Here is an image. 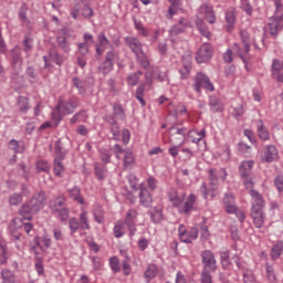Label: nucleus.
Masks as SVG:
<instances>
[{"mask_svg":"<svg viewBox=\"0 0 283 283\" xmlns=\"http://www.w3.org/2000/svg\"><path fill=\"white\" fill-rule=\"evenodd\" d=\"M50 59L53 63H56L57 65L63 64V56H60V54L56 51L50 52Z\"/></svg>","mask_w":283,"mask_h":283,"instance_id":"obj_50","label":"nucleus"},{"mask_svg":"<svg viewBox=\"0 0 283 283\" xmlns=\"http://www.w3.org/2000/svg\"><path fill=\"white\" fill-rule=\"evenodd\" d=\"M201 283H212V276L207 270L201 273Z\"/></svg>","mask_w":283,"mask_h":283,"instance_id":"obj_64","label":"nucleus"},{"mask_svg":"<svg viewBox=\"0 0 283 283\" xmlns=\"http://www.w3.org/2000/svg\"><path fill=\"white\" fill-rule=\"evenodd\" d=\"M18 106L20 112H23L24 114H27V112L30 109L29 97L20 96L18 99Z\"/></svg>","mask_w":283,"mask_h":283,"instance_id":"obj_38","label":"nucleus"},{"mask_svg":"<svg viewBox=\"0 0 283 283\" xmlns=\"http://www.w3.org/2000/svg\"><path fill=\"white\" fill-rule=\"evenodd\" d=\"M128 182L134 191H138V189H140L139 198H140L142 205H144L145 207H148L153 203V196L147 190L144 184H140L139 186L138 179L134 175L129 176Z\"/></svg>","mask_w":283,"mask_h":283,"instance_id":"obj_8","label":"nucleus"},{"mask_svg":"<svg viewBox=\"0 0 283 283\" xmlns=\"http://www.w3.org/2000/svg\"><path fill=\"white\" fill-rule=\"evenodd\" d=\"M188 28H191V23L182 18L178 24L170 28V36H177V34L184 33Z\"/></svg>","mask_w":283,"mask_h":283,"instance_id":"obj_19","label":"nucleus"},{"mask_svg":"<svg viewBox=\"0 0 283 283\" xmlns=\"http://www.w3.org/2000/svg\"><path fill=\"white\" fill-rule=\"evenodd\" d=\"M21 189H22V192H13V195H11L9 197V205L10 206H18V205L22 203L23 202V195L24 196L29 195V191H28L25 186H22Z\"/></svg>","mask_w":283,"mask_h":283,"instance_id":"obj_21","label":"nucleus"},{"mask_svg":"<svg viewBox=\"0 0 283 283\" xmlns=\"http://www.w3.org/2000/svg\"><path fill=\"white\" fill-rule=\"evenodd\" d=\"M78 107L77 97H71L66 102L60 99L56 108L52 112V119L56 125L61 122L63 116L71 115Z\"/></svg>","mask_w":283,"mask_h":283,"instance_id":"obj_5","label":"nucleus"},{"mask_svg":"<svg viewBox=\"0 0 283 283\" xmlns=\"http://www.w3.org/2000/svg\"><path fill=\"white\" fill-rule=\"evenodd\" d=\"M179 240L186 243H191L193 240L198 239V228L192 227L189 231L184 224L179 226Z\"/></svg>","mask_w":283,"mask_h":283,"instance_id":"obj_14","label":"nucleus"},{"mask_svg":"<svg viewBox=\"0 0 283 283\" xmlns=\"http://www.w3.org/2000/svg\"><path fill=\"white\" fill-rule=\"evenodd\" d=\"M80 210V228L84 230H90L88 212L84 207H81Z\"/></svg>","mask_w":283,"mask_h":283,"instance_id":"obj_26","label":"nucleus"},{"mask_svg":"<svg viewBox=\"0 0 283 283\" xmlns=\"http://www.w3.org/2000/svg\"><path fill=\"white\" fill-rule=\"evenodd\" d=\"M73 85L80 91V93L85 92L86 84L85 82H82L78 77H73Z\"/></svg>","mask_w":283,"mask_h":283,"instance_id":"obj_51","label":"nucleus"},{"mask_svg":"<svg viewBox=\"0 0 283 283\" xmlns=\"http://www.w3.org/2000/svg\"><path fill=\"white\" fill-rule=\"evenodd\" d=\"M113 63L112 62H107V60H105V62L104 63H102V65L99 66V71L104 74V75H106V74H108L109 72H112L113 71Z\"/></svg>","mask_w":283,"mask_h":283,"instance_id":"obj_48","label":"nucleus"},{"mask_svg":"<svg viewBox=\"0 0 283 283\" xmlns=\"http://www.w3.org/2000/svg\"><path fill=\"white\" fill-rule=\"evenodd\" d=\"M95 176L99 180L104 179L106 177V169H101L98 165H95Z\"/></svg>","mask_w":283,"mask_h":283,"instance_id":"obj_59","label":"nucleus"},{"mask_svg":"<svg viewBox=\"0 0 283 283\" xmlns=\"http://www.w3.org/2000/svg\"><path fill=\"white\" fill-rule=\"evenodd\" d=\"M69 227H70L71 231L74 233V232L78 231V228L81 227V223L78 222V219L71 218L70 222H69Z\"/></svg>","mask_w":283,"mask_h":283,"instance_id":"obj_53","label":"nucleus"},{"mask_svg":"<svg viewBox=\"0 0 283 283\" xmlns=\"http://www.w3.org/2000/svg\"><path fill=\"white\" fill-rule=\"evenodd\" d=\"M254 163L252 160L243 161L239 165V175L247 189L254 187V179L251 177Z\"/></svg>","mask_w":283,"mask_h":283,"instance_id":"obj_9","label":"nucleus"},{"mask_svg":"<svg viewBox=\"0 0 283 283\" xmlns=\"http://www.w3.org/2000/svg\"><path fill=\"white\" fill-rule=\"evenodd\" d=\"M209 106L214 112H221L223 109V104L217 96H210Z\"/></svg>","mask_w":283,"mask_h":283,"instance_id":"obj_36","label":"nucleus"},{"mask_svg":"<svg viewBox=\"0 0 283 283\" xmlns=\"http://www.w3.org/2000/svg\"><path fill=\"white\" fill-rule=\"evenodd\" d=\"M69 195L74 201H77L80 205H85V200L81 196V189L78 187H74L73 189L69 190Z\"/></svg>","mask_w":283,"mask_h":283,"instance_id":"obj_33","label":"nucleus"},{"mask_svg":"<svg viewBox=\"0 0 283 283\" xmlns=\"http://www.w3.org/2000/svg\"><path fill=\"white\" fill-rule=\"evenodd\" d=\"M202 264L206 271H214L217 268V261L213 256V252L210 250H205L201 253Z\"/></svg>","mask_w":283,"mask_h":283,"instance_id":"obj_17","label":"nucleus"},{"mask_svg":"<svg viewBox=\"0 0 283 283\" xmlns=\"http://www.w3.org/2000/svg\"><path fill=\"white\" fill-rule=\"evenodd\" d=\"M55 153H56V157H55V160H54V175L59 178H62L63 177V172H64V166L62 164V160L64 158V155L61 150V147L59 145H56L55 147Z\"/></svg>","mask_w":283,"mask_h":283,"instance_id":"obj_18","label":"nucleus"},{"mask_svg":"<svg viewBox=\"0 0 283 283\" xmlns=\"http://www.w3.org/2000/svg\"><path fill=\"white\" fill-rule=\"evenodd\" d=\"M53 238L56 240V241H63L64 240V233H63V227L61 226H55L53 228Z\"/></svg>","mask_w":283,"mask_h":283,"instance_id":"obj_44","label":"nucleus"},{"mask_svg":"<svg viewBox=\"0 0 283 283\" xmlns=\"http://www.w3.org/2000/svg\"><path fill=\"white\" fill-rule=\"evenodd\" d=\"M35 169L38 174H41V171L43 174H49V171L51 170V165L45 160H39L38 163H35Z\"/></svg>","mask_w":283,"mask_h":283,"instance_id":"obj_37","label":"nucleus"},{"mask_svg":"<svg viewBox=\"0 0 283 283\" xmlns=\"http://www.w3.org/2000/svg\"><path fill=\"white\" fill-rule=\"evenodd\" d=\"M227 30L231 32L235 25V9L229 8L226 12Z\"/></svg>","mask_w":283,"mask_h":283,"instance_id":"obj_23","label":"nucleus"},{"mask_svg":"<svg viewBox=\"0 0 283 283\" xmlns=\"http://www.w3.org/2000/svg\"><path fill=\"white\" fill-rule=\"evenodd\" d=\"M125 233V226L123 222H117L114 227V235L115 238H122Z\"/></svg>","mask_w":283,"mask_h":283,"instance_id":"obj_45","label":"nucleus"},{"mask_svg":"<svg viewBox=\"0 0 283 283\" xmlns=\"http://www.w3.org/2000/svg\"><path fill=\"white\" fill-rule=\"evenodd\" d=\"M250 196L252 197V210L251 216L253 218L254 227L258 229H261L264 226L265 222V214L263 212V209L265 207V200L260 195V191H256L252 188H250L249 191Z\"/></svg>","mask_w":283,"mask_h":283,"instance_id":"obj_3","label":"nucleus"},{"mask_svg":"<svg viewBox=\"0 0 283 283\" xmlns=\"http://www.w3.org/2000/svg\"><path fill=\"white\" fill-rule=\"evenodd\" d=\"M170 7L168 9V19H172V17L178 12L181 7V0H169Z\"/></svg>","mask_w":283,"mask_h":283,"instance_id":"obj_32","label":"nucleus"},{"mask_svg":"<svg viewBox=\"0 0 283 283\" xmlns=\"http://www.w3.org/2000/svg\"><path fill=\"white\" fill-rule=\"evenodd\" d=\"M107 46H109L107 36L104 33H101L98 35V44L96 45V54L102 55L104 49H106Z\"/></svg>","mask_w":283,"mask_h":283,"instance_id":"obj_29","label":"nucleus"},{"mask_svg":"<svg viewBox=\"0 0 283 283\" xmlns=\"http://www.w3.org/2000/svg\"><path fill=\"white\" fill-rule=\"evenodd\" d=\"M116 57H117V53L114 51V50H111L106 53V56H105V60L108 62V63H112L113 65L115 64V61H116Z\"/></svg>","mask_w":283,"mask_h":283,"instance_id":"obj_58","label":"nucleus"},{"mask_svg":"<svg viewBox=\"0 0 283 283\" xmlns=\"http://www.w3.org/2000/svg\"><path fill=\"white\" fill-rule=\"evenodd\" d=\"M213 57V46L210 43H203L196 53V62L199 64L208 63Z\"/></svg>","mask_w":283,"mask_h":283,"instance_id":"obj_11","label":"nucleus"},{"mask_svg":"<svg viewBox=\"0 0 283 283\" xmlns=\"http://www.w3.org/2000/svg\"><path fill=\"white\" fill-rule=\"evenodd\" d=\"M145 85H140L137 87L136 93H135V97L137 101H139L142 103V107L146 106V101H145Z\"/></svg>","mask_w":283,"mask_h":283,"instance_id":"obj_40","label":"nucleus"},{"mask_svg":"<svg viewBox=\"0 0 283 283\" xmlns=\"http://www.w3.org/2000/svg\"><path fill=\"white\" fill-rule=\"evenodd\" d=\"M168 198L171 206L178 209L179 213L185 214L191 213L198 202V197L196 195L191 193L186 198L185 192H179L176 189L169 190Z\"/></svg>","mask_w":283,"mask_h":283,"instance_id":"obj_1","label":"nucleus"},{"mask_svg":"<svg viewBox=\"0 0 283 283\" xmlns=\"http://www.w3.org/2000/svg\"><path fill=\"white\" fill-rule=\"evenodd\" d=\"M86 118H87L86 112L82 111V112L73 115V117L71 118V124H76L77 120L84 122Z\"/></svg>","mask_w":283,"mask_h":283,"instance_id":"obj_49","label":"nucleus"},{"mask_svg":"<svg viewBox=\"0 0 283 283\" xmlns=\"http://www.w3.org/2000/svg\"><path fill=\"white\" fill-rule=\"evenodd\" d=\"M93 214H94L95 222L101 223V224L105 222L104 211L101 206H96L93 209Z\"/></svg>","mask_w":283,"mask_h":283,"instance_id":"obj_39","label":"nucleus"},{"mask_svg":"<svg viewBox=\"0 0 283 283\" xmlns=\"http://www.w3.org/2000/svg\"><path fill=\"white\" fill-rule=\"evenodd\" d=\"M9 148L13 150L14 153H22L24 150L23 147L19 146V142L15 139L10 140Z\"/></svg>","mask_w":283,"mask_h":283,"instance_id":"obj_54","label":"nucleus"},{"mask_svg":"<svg viewBox=\"0 0 283 283\" xmlns=\"http://www.w3.org/2000/svg\"><path fill=\"white\" fill-rule=\"evenodd\" d=\"M224 210L229 214H235L240 222H244L245 214L244 210L238 208L235 203H231L224 207Z\"/></svg>","mask_w":283,"mask_h":283,"instance_id":"obj_22","label":"nucleus"},{"mask_svg":"<svg viewBox=\"0 0 283 283\" xmlns=\"http://www.w3.org/2000/svg\"><path fill=\"white\" fill-rule=\"evenodd\" d=\"M57 214L61 221H67L70 219V209L63 207L57 211Z\"/></svg>","mask_w":283,"mask_h":283,"instance_id":"obj_52","label":"nucleus"},{"mask_svg":"<svg viewBox=\"0 0 283 283\" xmlns=\"http://www.w3.org/2000/svg\"><path fill=\"white\" fill-rule=\"evenodd\" d=\"M25 218L23 216L17 217L13 219V221L10 223V231L13 233V237L18 240L21 237V230L23 229L27 233H30L33 229L32 223L25 222Z\"/></svg>","mask_w":283,"mask_h":283,"instance_id":"obj_10","label":"nucleus"},{"mask_svg":"<svg viewBox=\"0 0 283 283\" xmlns=\"http://www.w3.org/2000/svg\"><path fill=\"white\" fill-rule=\"evenodd\" d=\"M82 15L84 17V19H92L93 17V10L91 7L88 6H85L83 9H82Z\"/></svg>","mask_w":283,"mask_h":283,"instance_id":"obj_62","label":"nucleus"},{"mask_svg":"<svg viewBox=\"0 0 283 283\" xmlns=\"http://www.w3.org/2000/svg\"><path fill=\"white\" fill-rule=\"evenodd\" d=\"M206 136H207L206 129H201V130L192 129L188 132V138L195 144H198L199 142H201L202 138H205Z\"/></svg>","mask_w":283,"mask_h":283,"instance_id":"obj_25","label":"nucleus"},{"mask_svg":"<svg viewBox=\"0 0 283 283\" xmlns=\"http://www.w3.org/2000/svg\"><path fill=\"white\" fill-rule=\"evenodd\" d=\"M169 143L178 147L184 146L186 143V128L170 127Z\"/></svg>","mask_w":283,"mask_h":283,"instance_id":"obj_12","label":"nucleus"},{"mask_svg":"<svg viewBox=\"0 0 283 283\" xmlns=\"http://www.w3.org/2000/svg\"><path fill=\"white\" fill-rule=\"evenodd\" d=\"M65 205L64 197L60 196L50 201V207L53 212H59Z\"/></svg>","mask_w":283,"mask_h":283,"instance_id":"obj_31","label":"nucleus"},{"mask_svg":"<svg viewBox=\"0 0 283 283\" xmlns=\"http://www.w3.org/2000/svg\"><path fill=\"white\" fill-rule=\"evenodd\" d=\"M34 244L41 250H44V248L48 249L52 245V239H50L48 235H43L41 240V237L36 235L34 239Z\"/></svg>","mask_w":283,"mask_h":283,"instance_id":"obj_28","label":"nucleus"},{"mask_svg":"<svg viewBox=\"0 0 283 283\" xmlns=\"http://www.w3.org/2000/svg\"><path fill=\"white\" fill-rule=\"evenodd\" d=\"M283 254V241H277L271 249V259L276 261Z\"/></svg>","mask_w":283,"mask_h":283,"instance_id":"obj_30","label":"nucleus"},{"mask_svg":"<svg viewBox=\"0 0 283 283\" xmlns=\"http://www.w3.org/2000/svg\"><path fill=\"white\" fill-rule=\"evenodd\" d=\"M243 46H244L243 50H241V49H239L238 44H234L233 53L238 54L244 61V55L248 54L250 51V43L244 41Z\"/></svg>","mask_w":283,"mask_h":283,"instance_id":"obj_35","label":"nucleus"},{"mask_svg":"<svg viewBox=\"0 0 283 283\" xmlns=\"http://www.w3.org/2000/svg\"><path fill=\"white\" fill-rule=\"evenodd\" d=\"M203 19H207L209 23L216 22V15L213 13V8L210 6H201L197 11V20L196 24L199 30V32L202 34V36L207 39H211V33L209 32L207 25L203 22Z\"/></svg>","mask_w":283,"mask_h":283,"instance_id":"obj_4","label":"nucleus"},{"mask_svg":"<svg viewBox=\"0 0 283 283\" xmlns=\"http://www.w3.org/2000/svg\"><path fill=\"white\" fill-rule=\"evenodd\" d=\"M80 10H81L80 2H75L72 10H71V14H72L74 20L78 19Z\"/></svg>","mask_w":283,"mask_h":283,"instance_id":"obj_60","label":"nucleus"},{"mask_svg":"<svg viewBox=\"0 0 283 283\" xmlns=\"http://www.w3.org/2000/svg\"><path fill=\"white\" fill-rule=\"evenodd\" d=\"M256 132H258V135L261 138V140H264V142L269 140L270 132L264 126L263 120H258L256 122Z\"/></svg>","mask_w":283,"mask_h":283,"instance_id":"obj_27","label":"nucleus"},{"mask_svg":"<svg viewBox=\"0 0 283 283\" xmlns=\"http://www.w3.org/2000/svg\"><path fill=\"white\" fill-rule=\"evenodd\" d=\"M228 174L227 170L220 169V170H210V182L212 186H217L218 179L226 180Z\"/></svg>","mask_w":283,"mask_h":283,"instance_id":"obj_24","label":"nucleus"},{"mask_svg":"<svg viewBox=\"0 0 283 283\" xmlns=\"http://www.w3.org/2000/svg\"><path fill=\"white\" fill-rule=\"evenodd\" d=\"M46 202L44 192H36L29 201L20 207L19 213L24 220H32V214L41 211Z\"/></svg>","mask_w":283,"mask_h":283,"instance_id":"obj_2","label":"nucleus"},{"mask_svg":"<svg viewBox=\"0 0 283 283\" xmlns=\"http://www.w3.org/2000/svg\"><path fill=\"white\" fill-rule=\"evenodd\" d=\"M193 88H195V92H197V93H200L201 88L209 91V92L214 91V86L210 82L209 77H207V75H205L202 73H199L196 75Z\"/></svg>","mask_w":283,"mask_h":283,"instance_id":"obj_13","label":"nucleus"},{"mask_svg":"<svg viewBox=\"0 0 283 283\" xmlns=\"http://www.w3.org/2000/svg\"><path fill=\"white\" fill-rule=\"evenodd\" d=\"M135 161L132 150H126L124 156V166L127 168Z\"/></svg>","mask_w":283,"mask_h":283,"instance_id":"obj_46","label":"nucleus"},{"mask_svg":"<svg viewBox=\"0 0 283 283\" xmlns=\"http://www.w3.org/2000/svg\"><path fill=\"white\" fill-rule=\"evenodd\" d=\"M114 116L117 119H124L125 118V113L123 111V106L119 104L114 105Z\"/></svg>","mask_w":283,"mask_h":283,"instance_id":"obj_47","label":"nucleus"},{"mask_svg":"<svg viewBox=\"0 0 283 283\" xmlns=\"http://www.w3.org/2000/svg\"><path fill=\"white\" fill-rule=\"evenodd\" d=\"M140 75H143V73H140V71H138L137 73H134V74H129L127 76V84L135 87V85H137L139 82Z\"/></svg>","mask_w":283,"mask_h":283,"instance_id":"obj_43","label":"nucleus"},{"mask_svg":"<svg viewBox=\"0 0 283 283\" xmlns=\"http://www.w3.org/2000/svg\"><path fill=\"white\" fill-rule=\"evenodd\" d=\"M150 219L155 223H160L164 220L163 210L155 208L150 213Z\"/></svg>","mask_w":283,"mask_h":283,"instance_id":"obj_41","label":"nucleus"},{"mask_svg":"<svg viewBox=\"0 0 283 283\" xmlns=\"http://www.w3.org/2000/svg\"><path fill=\"white\" fill-rule=\"evenodd\" d=\"M148 188L154 191L158 187V180L154 177L147 179Z\"/></svg>","mask_w":283,"mask_h":283,"instance_id":"obj_63","label":"nucleus"},{"mask_svg":"<svg viewBox=\"0 0 283 283\" xmlns=\"http://www.w3.org/2000/svg\"><path fill=\"white\" fill-rule=\"evenodd\" d=\"M266 274H268V279L271 283L276 282V275L274 274V269L272 265H266Z\"/></svg>","mask_w":283,"mask_h":283,"instance_id":"obj_56","label":"nucleus"},{"mask_svg":"<svg viewBox=\"0 0 283 283\" xmlns=\"http://www.w3.org/2000/svg\"><path fill=\"white\" fill-rule=\"evenodd\" d=\"M272 75L279 83H283V61L274 60L272 63Z\"/></svg>","mask_w":283,"mask_h":283,"instance_id":"obj_20","label":"nucleus"},{"mask_svg":"<svg viewBox=\"0 0 283 283\" xmlns=\"http://www.w3.org/2000/svg\"><path fill=\"white\" fill-rule=\"evenodd\" d=\"M1 275L3 283H15V276L10 270H2Z\"/></svg>","mask_w":283,"mask_h":283,"instance_id":"obj_42","label":"nucleus"},{"mask_svg":"<svg viewBox=\"0 0 283 283\" xmlns=\"http://www.w3.org/2000/svg\"><path fill=\"white\" fill-rule=\"evenodd\" d=\"M279 159V149L274 145L266 146L261 154V161L273 163Z\"/></svg>","mask_w":283,"mask_h":283,"instance_id":"obj_16","label":"nucleus"},{"mask_svg":"<svg viewBox=\"0 0 283 283\" xmlns=\"http://www.w3.org/2000/svg\"><path fill=\"white\" fill-rule=\"evenodd\" d=\"M201 192H203V198H206V199L209 198V197L213 198L217 195L216 188H212L211 190H208L207 186L201 187Z\"/></svg>","mask_w":283,"mask_h":283,"instance_id":"obj_55","label":"nucleus"},{"mask_svg":"<svg viewBox=\"0 0 283 283\" xmlns=\"http://www.w3.org/2000/svg\"><path fill=\"white\" fill-rule=\"evenodd\" d=\"M158 274V268L155 264H149L144 277L147 280V282L154 280L156 277V275Z\"/></svg>","mask_w":283,"mask_h":283,"instance_id":"obj_34","label":"nucleus"},{"mask_svg":"<svg viewBox=\"0 0 283 283\" xmlns=\"http://www.w3.org/2000/svg\"><path fill=\"white\" fill-rule=\"evenodd\" d=\"M126 43L130 48L132 52L136 55L137 61L144 67V70H147L149 66V61L146 56V53L143 51V44L138 40V38L135 36H127Z\"/></svg>","mask_w":283,"mask_h":283,"instance_id":"obj_6","label":"nucleus"},{"mask_svg":"<svg viewBox=\"0 0 283 283\" xmlns=\"http://www.w3.org/2000/svg\"><path fill=\"white\" fill-rule=\"evenodd\" d=\"M57 43H59V45H60L64 51H69V50H70L65 36L59 35V36H57Z\"/></svg>","mask_w":283,"mask_h":283,"instance_id":"obj_61","label":"nucleus"},{"mask_svg":"<svg viewBox=\"0 0 283 283\" xmlns=\"http://www.w3.org/2000/svg\"><path fill=\"white\" fill-rule=\"evenodd\" d=\"M274 6L276 8L275 14L269 20L270 33L273 35L283 29V6L281 0H274Z\"/></svg>","mask_w":283,"mask_h":283,"instance_id":"obj_7","label":"nucleus"},{"mask_svg":"<svg viewBox=\"0 0 283 283\" xmlns=\"http://www.w3.org/2000/svg\"><path fill=\"white\" fill-rule=\"evenodd\" d=\"M109 265L115 273L120 271L119 261L116 256L111 258Z\"/></svg>","mask_w":283,"mask_h":283,"instance_id":"obj_57","label":"nucleus"},{"mask_svg":"<svg viewBox=\"0 0 283 283\" xmlns=\"http://www.w3.org/2000/svg\"><path fill=\"white\" fill-rule=\"evenodd\" d=\"M137 218H138V212L135 209H129L125 217V223L132 237L135 235L137 231V228H136Z\"/></svg>","mask_w":283,"mask_h":283,"instance_id":"obj_15","label":"nucleus"}]
</instances>
